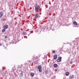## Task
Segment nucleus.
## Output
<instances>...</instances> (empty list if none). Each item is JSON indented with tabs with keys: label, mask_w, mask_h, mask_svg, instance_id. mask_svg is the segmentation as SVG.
Segmentation results:
<instances>
[{
	"label": "nucleus",
	"mask_w": 79,
	"mask_h": 79,
	"mask_svg": "<svg viewBox=\"0 0 79 79\" xmlns=\"http://www.w3.org/2000/svg\"><path fill=\"white\" fill-rule=\"evenodd\" d=\"M52 53H55V50H54L53 51H52Z\"/></svg>",
	"instance_id": "nucleus-17"
},
{
	"label": "nucleus",
	"mask_w": 79,
	"mask_h": 79,
	"mask_svg": "<svg viewBox=\"0 0 79 79\" xmlns=\"http://www.w3.org/2000/svg\"><path fill=\"white\" fill-rule=\"evenodd\" d=\"M2 44H0V46H2Z\"/></svg>",
	"instance_id": "nucleus-21"
},
{
	"label": "nucleus",
	"mask_w": 79,
	"mask_h": 79,
	"mask_svg": "<svg viewBox=\"0 0 79 79\" xmlns=\"http://www.w3.org/2000/svg\"><path fill=\"white\" fill-rule=\"evenodd\" d=\"M3 15V12H0V18H1Z\"/></svg>",
	"instance_id": "nucleus-7"
},
{
	"label": "nucleus",
	"mask_w": 79,
	"mask_h": 79,
	"mask_svg": "<svg viewBox=\"0 0 79 79\" xmlns=\"http://www.w3.org/2000/svg\"><path fill=\"white\" fill-rule=\"evenodd\" d=\"M33 59H34L35 60H36V61H39V58L37 56H35V57H34L33 58Z\"/></svg>",
	"instance_id": "nucleus-6"
},
{
	"label": "nucleus",
	"mask_w": 79,
	"mask_h": 79,
	"mask_svg": "<svg viewBox=\"0 0 79 79\" xmlns=\"http://www.w3.org/2000/svg\"><path fill=\"white\" fill-rule=\"evenodd\" d=\"M38 16H39V14H36L35 15V19H37V18H38Z\"/></svg>",
	"instance_id": "nucleus-9"
},
{
	"label": "nucleus",
	"mask_w": 79,
	"mask_h": 79,
	"mask_svg": "<svg viewBox=\"0 0 79 79\" xmlns=\"http://www.w3.org/2000/svg\"><path fill=\"white\" fill-rule=\"evenodd\" d=\"M37 61H36L35 62V64H37Z\"/></svg>",
	"instance_id": "nucleus-18"
},
{
	"label": "nucleus",
	"mask_w": 79,
	"mask_h": 79,
	"mask_svg": "<svg viewBox=\"0 0 79 79\" xmlns=\"http://www.w3.org/2000/svg\"><path fill=\"white\" fill-rule=\"evenodd\" d=\"M38 69H39V71L40 72H41L42 71V66L40 65H39L38 66Z\"/></svg>",
	"instance_id": "nucleus-1"
},
{
	"label": "nucleus",
	"mask_w": 79,
	"mask_h": 79,
	"mask_svg": "<svg viewBox=\"0 0 79 79\" xmlns=\"http://www.w3.org/2000/svg\"><path fill=\"white\" fill-rule=\"evenodd\" d=\"M72 63H73L72 62V61L71 62V64H72Z\"/></svg>",
	"instance_id": "nucleus-23"
},
{
	"label": "nucleus",
	"mask_w": 79,
	"mask_h": 79,
	"mask_svg": "<svg viewBox=\"0 0 79 79\" xmlns=\"http://www.w3.org/2000/svg\"><path fill=\"white\" fill-rule=\"evenodd\" d=\"M23 35H26V33L24 32H23Z\"/></svg>",
	"instance_id": "nucleus-15"
},
{
	"label": "nucleus",
	"mask_w": 79,
	"mask_h": 79,
	"mask_svg": "<svg viewBox=\"0 0 79 79\" xmlns=\"http://www.w3.org/2000/svg\"><path fill=\"white\" fill-rule=\"evenodd\" d=\"M59 50L61 52V48H59Z\"/></svg>",
	"instance_id": "nucleus-20"
},
{
	"label": "nucleus",
	"mask_w": 79,
	"mask_h": 79,
	"mask_svg": "<svg viewBox=\"0 0 79 79\" xmlns=\"http://www.w3.org/2000/svg\"><path fill=\"white\" fill-rule=\"evenodd\" d=\"M3 28L4 29H7L8 28V25H5L3 27Z\"/></svg>",
	"instance_id": "nucleus-4"
},
{
	"label": "nucleus",
	"mask_w": 79,
	"mask_h": 79,
	"mask_svg": "<svg viewBox=\"0 0 79 79\" xmlns=\"http://www.w3.org/2000/svg\"><path fill=\"white\" fill-rule=\"evenodd\" d=\"M54 66L55 68H56L58 66V65L56 64H54Z\"/></svg>",
	"instance_id": "nucleus-13"
},
{
	"label": "nucleus",
	"mask_w": 79,
	"mask_h": 79,
	"mask_svg": "<svg viewBox=\"0 0 79 79\" xmlns=\"http://www.w3.org/2000/svg\"><path fill=\"white\" fill-rule=\"evenodd\" d=\"M55 71H57V69H56Z\"/></svg>",
	"instance_id": "nucleus-22"
},
{
	"label": "nucleus",
	"mask_w": 79,
	"mask_h": 79,
	"mask_svg": "<svg viewBox=\"0 0 79 79\" xmlns=\"http://www.w3.org/2000/svg\"><path fill=\"white\" fill-rule=\"evenodd\" d=\"M74 77V76L73 74L70 75L69 77V79H73Z\"/></svg>",
	"instance_id": "nucleus-5"
},
{
	"label": "nucleus",
	"mask_w": 79,
	"mask_h": 79,
	"mask_svg": "<svg viewBox=\"0 0 79 79\" xmlns=\"http://www.w3.org/2000/svg\"><path fill=\"white\" fill-rule=\"evenodd\" d=\"M57 58V55H55L54 56V59L56 60Z\"/></svg>",
	"instance_id": "nucleus-10"
},
{
	"label": "nucleus",
	"mask_w": 79,
	"mask_h": 79,
	"mask_svg": "<svg viewBox=\"0 0 79 79\" xmlns=\"http://www.w3.org/2000/svg\"><path fill=\"white\" fill-rule=\"evenodd\" d=\"M5 39H7V36L6 35H5Z\"/></svg>",
	"instance_id": "nucleus-19"
},
{
	"label": "nucleus",
	"mask_w": 79,
	"mask_h": 79,
	"mask_svg": "<svg viewBox=\"0 0 79 79\" xmlns=\"http://www.w3.org/2000/svg\"><path fill=\"white\" fill-rule=\"evenodd\" d=\"M61 61V57L60 56L58 57V58L57 60V62H60Z\"/></svg>",
	"instance_id": "nucleus-3"
},
{
	"label": "nucleus",
	"mask_w": 79,
	"mask_h": 79,
	"mask_svg": "<svg viewBox=\"0 0 79 79\" xmlns=\"http://www.w3.org/2000/svg\"><path fill=\"white\" fill-rule=\"evenodd\" d=\"M73 24L76 26H77V23L75 21L73 22Z\"/></svg>",
	"instance_id": "nucleus-12"
},
{
	"label": "nucleus",
	"mask_w": 79,
	"mask_h": 79,
	"mask_svg": "<svg viewBox=\"0 0 79 79\" xmlns=\"http://www.w3.org/2000/svg\"><path fill=\"white\" fill-rule=\"evenodd\" d=\"M45 74H48V71L46 70L45 72Z\"/></svg>",
	"instance_id": "nucleus-16"
},
{
	"label": "nucleus",
	"mask_w": 79,
	"mask_h": 79,
	"mask_svg": "<svg viewBox=\"0 0 79 79\" xmlns=\"http://www.w3.org/2000/svg\"><path fill=\"white\" fill-rule=\"evenodd\" d=\"M30 76L31 77H34V73H30Z\"/></svg>",
	"instance_id": "nucleus-8"
},
{
	"label": "nucleus",
	"mask_w": 79,
	"mask_h": 79,
	"mask_svg": "<svg viewBox=\"0 0 79 79\" xmlns=\"http://www.w3.org/2000/svg\"><path fill=\"white\" fill-rule=\"evenodd\" d=\"M65 75L66 76H68L69 75V72H67L65 73Z\"/></svg>",
	"instance_id": "nucleus-11"
},
{
	"label": "nucleus",
	"mask_w": 79,
	"mask_h": 79,
	"mask_svg": "<svg viewBox=\"0 0 79 79\" xmlns=\"http://www.w3.org/2000/svg\"><path fill=\"white\" fill-rule=\"evenodd\" d=\"M39 9H40V6L37 4H36L35 6V9L39 10Z\"/></svg>",
	"instance_id": "nucleus-2"
},
{
	"label": "nucleus",
	"mask_w": 79,
	"mask_h": 79,
	"mask_svg": "<svg viewBox=\"0 0 79 79\" xmlns=\"http://www.w3.org/2000/svg\"><path fill=\"white\" fill-rule=\"evenodd\" d=\"M2 32H5V29H3L2 30Z\"/></svg>",
	"instance_id": "nucleus-14"
}]
</instances>
